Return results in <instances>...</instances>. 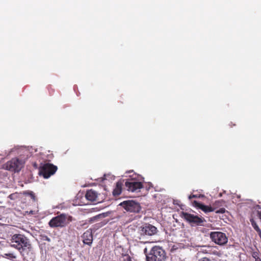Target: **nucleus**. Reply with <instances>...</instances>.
Here are the masks:
<instances>
[{
	"label": "nucleus",
	"instance_id": "f257e3e1",
	"mask_svg": "<svg viewBox=\"0 0 261 261\" xmlns=\"http://www.w3.org/2000/svg\"><path fill=\"white\" fill-rule=\"evenodd\" d=\"M147 261H166V254L160 246H154L149 253L146 254Z\"/></svg>",
	"mask_w": 261,
	"mask_h": 261
},
{
	"label": "nucleus",
	"instance_id": "f03ea898",
	"mask_svg": "<svg viewBox=\"0 0 261 261\" xmlns=\"http://www.w3.org/2000/svg\"><path fill=\"white\" fill-rule=\"evenodd\" d=\"M72 220V217L65 214H61L53 217L48 222L50 227L62 228L67 225Z\"/></svg>",
	"mask_w": 261,
	"mask_h": 261
},
{
	"label": "nucleus",
	"instance_id": "7ed1b4c3",
	"mask_svg": "<svg viewBox=\"0 0 261 261\" xmlns=\"http://www.w3.org/2000/svg\"><path fill=\"white\" fill-rule=\"evenodd\" d=\"M156 232V228L150 224H148L143 227L141 230V237H140V242L143 244L146 243H153L158 242V241L153 239H150L148 240H144L145 236H151Z\"/></svg>",
	"mask_w": 261,
	"mask_h": 261
},
{
	"label": "nucleus",
	"instance_id": "20e7f679",
	"mask_svg": "<svg viewBox=\"0 0 261 261\" xmlns=\"http://www.w3.org/2000/svg\"><path fill=\"white\" fill-rule=\"evenodd\" d=\"M23 162L18 158H13L4 165V168L7 170L18 172L23 167Z\"/></svg>",
	"mask_w": 261,
	"mask_h": 261
},
{
	"label": "nucleus",
	"instance_id": "39448f33",
	"mask_svg": "<svg viewBox=\"0 0 261 261\" xmlns=\"http://www.w3.org/2000/svg\"><path fill=\"white\" fill-rule=\"evenodd\" d=\"M127 212L130 213H138L141 209V206L139 202L134 200H125L119 204Z\"/></svg>",
	"mask_w": 261,
	"mask_h": 261
},
{
	"label": "nucleus",
	"instance_id": "423d86ee",
	"mask_svg": "<svg viewBox=\"0 0 261 261\" xmlns=\"http://www.w3.org/2000/svg\"><path fill=\"white\" fill-rule=\"evenodd\" d=\"M57 169V166L52 164L46 163L40 167L39 174L44 178H48L54 175Z\"/></svg>",
	"mask_w": 261,
	"mask_h": 261
},
{
	"label": "nucleus",
	"instance_id": "0eeeda50",
	"mask_svg": "<svg viewBox=\"0 0 261 261\" xmlns=\"http://www.w3.org/2000/svg\"><path fill=\"white\" fill-rule=\"evenodd\" d=\"M182 217L189 223L195 225H203V223L205 221L204 218L198 217L193 214H189L187 212H182Z\"/></svg>",
	"mask_w": 261,
	"mask_h": 261
},
{
	"label": "nucleus",
	"instance_id": "6e6552de",
	"mask_svg": "<svg viewBox=\"0 0 261 261\" xmlns=\"http://www.w3.org/2000/svg\"><path fill=\"white\" fill-rule=\"evenodd\" d=\"M125 186L127 191L132 192H138L143 188V186L141 182L136 181L133 179H128L125 182Z\"/></svg>",
	"mask_w": 261,
	"mask_h": 261
},
{
	"label": "nucleus",
	"instance_id": "1a4fd4ad",
	"mask_svg": "<svg viewBox=\"0 0 261 261\" xmlns=\"http://www.w3.org/2000/svg\"><path fill=\"white\" fill-rule=\"evenodd\" d=\"M210 237L212 240L217 245H225L228 241L225 233L222 232H212Z\"/></svg>",
	"mask_w": 261,
	"mask_h": 261
},
{
	"label": "nucleus",
	"instance_id": "9d476101",
	"mask_svg": "<svg viewBox=\"0 0 261 261\" xmlns=\"http://www.w3.org/2000/svg\"><path fill=\"white\" fill-rule=\"evenodd\" d=\"M12 242L16 243L17 245H27L28 239L23 235L16 234L13 236L11 239Z\"/></svg>",
	"mask_w": 261,
	"mask_h": 261
},
{
	"label": "nucleus",
	"instance_id": "9b49d317",
	"mask_svg": "<svg viewBox=\"0 0 261 261\" xmlns=\"http://www.w3.org/2000/svg\"><path fill=\"white\" fill-rule=\"evenodd\" d=\"M192 203L193 206L201 210L205 213L215 211V208L212 206L205 205L196 200L192 201Z\"/></svg>",
	"mask_w": 261,
	"mask_h": 261
},
{
	"label": "nucleus",
	"instance_id": "f8f14e48",
	"mask_svg": "<svg viewBox=\"0 0 261 261\" xmlns=\"http://www.w3.org/2000/svg\"><path fill=\"white\" fill-rule=\"evenodd\" d=\"M85 245H90L92 243L93 235L91 229L86 230L82 236Z\"/></svg>",
	"mask_w": 261,
	"mask_h": 261
},
{
	"label": "nucleus",
	"instance_id": "ddd939ff",
	"mask_svg": "<svg viewBox=\"0 0 261 261\" xmlns=\"http://www.w3.org/2000/svg\"><path fill=\"white\" fill-rule=\"evenodd\" d=\"M222 200H217L213 204L212 207L215 208V211L216 213L223 214L225 212L226 210L224 207H221L217 210L219 207L222 206Z\"/></svg>",
	"mask_w": 261,
	"mask_h": 261
},
{
	"label": "nucleus",
	"instance_id": "4468645a",
	"mask_svg": "<svg viewBox=\"0 0 261 261\" xmlns=\"http://www.w3.org/2000/svg\"><path fill=\"white\" fill-rule=\"evenodd\" d=\"M85 197L88 200L95 202L97 200V195L94 191L90 190L87 191Z\"/></svg>",
	"mask_w": 261,
	"mask_h": 261
},
{
	"label": "nucleus",
	"instance_id": "2eb2a0df",
	"mask_svg": "<svg viewBox=\"0 0 261 261\" xmlns=\"http://www.w3.org/2000/svg\"><path fill=\"white\" fill-rule=\"evenodd\" d=\"M123 184L122 181H118L116 184V186L113 190V194L114 196L120 195L122 192Z\"/></svg>",
	"mask_w": 261,
	"mask_h": 261
},
{
	"label": "nucleus",
	"instance_id": "dca6fc26",
	"mask_svg": "<svg viewBox=\"0 0 261 261\" xmlns=\"http://www.w3.org/2000/svg\"><path fill=\"white\" fill-rule=\"evenodd\" d=\"M122 257L123 261H132V258L128 253H122Z\"/></svg>",
	"mask_w": 261,
	"mask_h": 261
},
{
	"label": "nucleus",
	"instance_id": "f3484780",
	"mask_svg": "<svg viewBox=\"0 0 261 261\" xmlns=\"http://www.w3.org/2000/svg\"><path fill=\"white\" fill-rule=\"evenodd\" d=\"M16 248L19 251V252L21 253V254L23 255L24 253H23L24 250L25 249V247H27L28 246H16Z\"/></svg>",
	"mask_w": 261,
	"mask_h": 261
},
{
	"label": "nucleus",
	"instance_id": "a211bd4d",
	"mask_svg": "<svg viewBox=\"0 0 261 261\" xmlns=\"http://www.w3.org/2000/svg\"><path fill=\"white\" fill-rule=\"evenodd\" d=\"M204 195L202 194H191L189 196V199L191 200L192 198H197L200 197H204Z\"/></svg>",
	"mask_w": 261,
	"mask_h": 261
},
{
	"label": "nucleus",
	"instance_id": "6ab92c4d",
	"mask_svg": "<svg viewBox=\"0 0 261 261\" xmlns=\"http://www.w3.org/2000/svg\"><path fill=\"white\" fill-rule=\"evenodd\" d=\"M24 194L30 196L33 200H35L36 197L34 193L32 191L24 192Z\"/></svg>",
	"mask_w": 261,
	"mask_h": 261
},
{
	"label": "nucleus",
	"instance_id": "aec40b11",
	"mask_svg": "<svg viewBox=\"0 0 261 261\" xmlns=\"http://www.w3.org/2000/svg\"><path fill=\"white\" fill-rule=\"evenodd\" d=\"M251 221L252 226L253 227L254 229L256 230L257 232H259L260 233H261L260 229H259V227L256 225V224L255 223V222L253 220Z\"/></svg>",
	"mask_w": 261,
	"mask_h": 261
},
{
	"label": "nucleus",
	"instance_id": "412c9836",
	"mask_svg": "<svg viewBox=\"0 0 261 261\" xmlns=\"http://www.w3.org/2000/svg\"><path fill=\"white\" fill-rule=\"evenodd\" d=\"M117 250H121V253H124L125 254L128 253V249H124V248H122L121 246H119L117 247Z\"/></svg>",
	"mask_w": 261,
	"mask_h": 261
},
{
	"label": "nucleus",
	"instance_id": "4be33fe9",
	"mask_svg": "<svg viewBox=\"0 0 261 261\" xmlns=\"http://www.w3.org/2000/svg\"><path fill=\"white\" fill-rule=\"evenodd\" d=\"M252 257H253L254 258H255L256 257H259V254H258V252H253L252 253Z\"/></svg>",
	"mask_w": 261,
	"mask_h": 261
},
{
	"label": "nucleus",
	"instance_id": "5701e85b",
	"mask_svg": "<svg viewBox=\"0 0 261 261\" xmlns=\"http://www.w3.org/2000/svg\"><path fill=\"white\" fill-rule=\"evenodd\" d=\"M199 261H211L209 258L207 257H203L199 260Z\"/></svg>",
	"mask_w": 261,
	"mask_h": 261
},
{
	"label": "nucleus",
	"instance_id": "b1692460",
	"mask_svg": "<svg viewBox=\"0 0 261 261\" xmlns=\"http://www.w3.org/2000/svg\"><path fill=\"white\" fill-rule=\"evenodd\" d=\"M147 236H145L144 237V240H149L150 239H151V238H149V237H146Z\"/></svg>",
	"mask_w": 261,
	"mask_h": 261
},
{
	"label": "nucleus",
	"instance_id": "393cba45",
	"mask_svg": "<svg viewBox=\"0 0 261 261\" xmlns=\"http://www.w3.org/2000/svg\"><path fill=\"white\" fill-rule=\"evenodd\" d=\"M254 259H255V261H261V259L259 257H256L255 258H254Z\"/></svg>",
	"mask_w": 261,
	"mask_h": 261
},
{
	"label": "nucleus",
	"instance_id": "a878e982",
	"mask_svg": "<svg viewBox=\"0 0 261 261\" xmlns=\"http://www.w3.org/2000/svg\"><path fill=\"white\" fill-rule=\"evenodd\" d=\"M174 246H173L172 248H171V251H173V250H174ZM176 249V248H175V249Z\"/></svg>",
	"mask_w": 261,
	"mask_h": 261
},
{
	"label": "nucleus",
	"instance_id": "bb28decb",
	"mask_svg": "<svg viewBox=\"0 0 261 261\" xmlns=\"http://www.w3.org/2000/svg\"><path fill=\"white\" fill-rule=\"evenodd\" d=\"M147 251V248H145L144 249V252L146 253Z\"/></svg>",
	"mask_w": 261,
	"mask_h": 261
}]
</instances>
